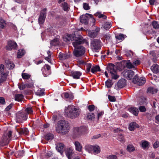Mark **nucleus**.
<instances>
[{
	"label": "nucleus",
	"instance_id": "25",
	"mask_svg": "<svg viewBox=\"0 0 159 159\" xmlns=\"http://www.w3.org/2000/svg\"><path fill=\"white\" fill-rule=\"evenodd\" d=\"M24 97V96L22 94H16L14 96L15 100L18 102L22 101Z\"/></svg>",
	"mask_w": 159,
	"mask_h": 159
},
{
	"label": "nucleus",
	"instance_id": "35",
	"mask_svg": "<svg viewBox=\"0 0 159 159\" xmlns=\"http://www.w3.org/2000/svg\"><path fill=\"white\" fill-rule=\"evenodd\" d=\"M93 150L94 153L96 154L100 153V148L98 146L96 145L93 146Z\"/></svg>",
	"mask_w": 159,
	"mask_h": 159
},
{
	"label": "nucleus",
	"instance_id": "43",
	"mask_svg": "<svg viewBox=\"0 0 159 159\" xmlns=\"http://www.w3.org/2000/svg\"><path fill=\"white\" fill-rule=\"evenodd\" d=\"M6 25V22L5 20L2 18H0V27L1 28L3 29Z\"/></svg>",
	"mask_w": 159,
	"mask_h": 159
},
{
	"label": "nucleus",
	"instance_id": "50",
	"mask_svg": "<svg viewBox=\"0 0 159 159\" xmlns=\"http://www.w3.org/2000/svg\"><path fill=\"white\" fill-rule=\"evenodd\" d=\"M116 39L119 40H122L125 38L124 35L123 34H120L116 36Z\"/></svg>",
	"mask_w": 159,
	"mask_h": 159
},
{
	"label": "nucleus",
	"instance_id": "46",
	"mask_svg": "<svg viewBox=\"0 0 159 159\" xmlns=\"http://www.w3.org/2000/svg\"><path fill=\"white\" fill-rule=\"evenodd\" d=\"M61 7H62L64 11H66L68 10L69 7L68 4L66 2H63L61 4Z\"/></svg>",
	"mask_w": 159,
	"mask_h": 159
},
{
	"label": "nucleus",
	"instance_id": "27",
	"mask_svg": "<svg viewBox=\"0 0 159 159\" xmlns=\"http://www.w3.org/2000/svg\"><path fill=\"white\" fill-rule=\"evenodd\" d=\"M76 150L79 151H81L82 149V146L81 144L78 142L75 141L74 143Z\"/></svg>",
	"mask_w": 159,
	"mask_h": 159
},
{
	"label": "nucleus",
	"instance_id": "14",
	"mask_svg": "<svg viewBox=\"0 0 159 159\" xmlns=\"http://www.w3.org/2000/svg\"><path fill=\"white\" fill-rule=\"evenodd\" d=\"M8 73L9 72H7L2 74H0V86L2 84L6 81Z\"/></svg>",
	"mask_w": 159,
	"mask_h": 159
},
{
	"label": "nucleus",
	"instance_id": "52",
	"mask_svg": "<svg viewBox=\"0 0 159 159\" xmlns=\"http://www.w3.org/2000/svg\"><path fill=\"white\" fill-rule=\"evenodd\" d=\"M118 139L121 142H124V136L122 134H119L118 138Z\"/></svg>",
	"mask_w": 159,
	"mask_h": 159
},
{
	"label": "nucleus",
	"instance_id": "64",
	"mask_svg": "<svg viewBox=\"0 0 159 159\" xmlns=\"http://www.w3.org/2000/svg\"><path fill=\"white\" fill-rule=\"evenodd\" d=\"M83 7L84 9L85 10H88L90 9V7L88 4L86 3H84L83 4Z\"/></svg>",
	"mask_w": 159,
	"mask_h": 159
},
{
	"label": "nucleus",
	"instance_id": "61",
	"mask_svg": "<svg viewBox=\"0 0 159 159\" xmlns=\"http://www.w3.org/2000/svg\"><path fill=\"white\" fill-rule=\"evenodd\" d=\"M95 108V106L93 105H89L88 107V109L90 111H92L94 110Z\"/></svg>",
	"mask_w": 159,
	"mask_h": 159
},
{
	"label": "nucleus",
	"instance_id": "18",
	"mask_svg": "<svg viewBox=\"0 0 159 159\" xmlns=\"http://www.w3.org/2000/svg\"><path fill=\"white\" fill-rule=\"evenodd\" d=\"M56 148L58 151L62 155L65 149L64 145L61 143H59L57 145Z\"/></svg>",
	"mask_w": 159,
	"mask_h": 159
},
{
	"label": "nucleus",
	"instance_id": "17",
	"mask_svg": "<svg viewBox=\"0 0 159 159\" xmlns=\"http://www.w3.org/2000/svg\"><path fill=\"white\" fill-rule=\"evenodd\" d=\"M65 153L66 156L68 159H72V155L73 154V151L71 148H67L65 151Z\"/></svg>",
	"mask_w": 159,
	"mask_h": 159
},
{
	"label": "nucleus",
	"instance_id": "55",
	"mask_svg": "<svg viewBox=\"0 0 159 159\" xmlns=\"http://www.w3.org/2000/svg\"><path fill=\"white\" fill-rule=\"evenodd\" d=\"M19 88L20 90H22L24 89L26 87V85L24 84H18Z\"/></svg>",
	"mask_w": 159,
	"mask_h": 159
},
{
	"label": "nucleus",
	"instance_id": "9",
	"mask_svg": "<svg viewBox=\"0 0 159 159\" xmlns=\"http://www.w3.org/2000/svg\"><path fill=\"white\" fill-rule=\"evenodd\" d=\"M87 130V128L85 127H75L74 128L73 132L76 136L80 135L81 134L85 132Z\"/></svg>",
	"mask_w": 159,
	"mask_h": 159
},
{
	"label": "nucleus",
	"instance_id": "20",
	"mask_svg": "<svg viewBox=\"0 0 159 159\" xmlns=\"http://www.w3.org/2000/svg\"><path fill=\"white\" fill-rule=\"evenodd\" d=\"M5 63L6 64V65L7 68L9 69H13L15 66V65L13 62L7 59L5 60Z\"/></svg>",
	"mask_w": 159,
	"mask_h": 159
},
{
	"label": "nucleus",
	"instance_id": "44",
	"mask_svg": "<svg viewBox=\"0 0 159 159\" xmlns=\"http://www.w3.org/2000/svg\"><path fill=\"white\" fill-rule=\"evenodd\" d=\"M8 72L5 68L3 64L0 65V74H2L6 72Z\"/></svg>",
	"mask_w": 159,
	"mask_h": 159
},
{
	"label": "nucleus",
	"instance_id": "59",
	"mask_svg": "<svg viewBox=\"0 0 159 159\" xmlns=\"http://www.w3.org/2000/svg\"><path fill=\"white\" fill-rule=\"evenodd\" d=\"M107 159H117V157L115 155H111L107 157Z\"/></svg>",
	"mask_w": 159,
	"mask_h": 159
},
{
	"label": "nucleus",
	"instance_id": "40",
	"mask_svg": "<svg viewBox=\"0 0 159 159\" xmlns=\"http://www.w3.org/2000/svg\"><path fill=\"white\" fill-rule=\"evenodd\" d=\"M34 82L33 80L28 81L25 84L26 86L28 88H32L34 86Z\"/></svg>",
	"mask_w": 159,
	"mask_h": 159
},
{
	"label": "nucleus",
	"instance_id": "34",
	"mask_svg": "<svg viewBox=\"0 0 159 159\" xmlns=\"http://www.w3.org/2000/svg\"><path fill=\"white\" fill-rule=\"evenodd\" d=\"M25 53V51L24 50L19 49L17 53V57L18 58H21L24 55Z\"/></svg>",
	"mask_w": 159,
	"mask_h": 159
},
{
	"label": "nucleus",
	"instance_id": "49",
	"mask_svg": "<svg viewBox=\"0 0 159 159\" xmlns=\"http://www.w3.org/2000/svg\"><path fill=\"white\" fill-rule=\"evenodd\" d=\"M64 97L66 98H70V99H73V95L69 94L66 92H65L63 93Z\"/></svg>",
	"mask_w": 159,
	"mask_h": 159
},
{
	"label": "nucleus",
	"instance_id": "58",
	"mask_svg": "<svg viewBox=\"0 0 159 159\" xmlns=\"http://www.w3.org/2000/svg\"><path fill=\"white\" fill-rule=\"evenodd\" d=\"M139 109L141 112H144L146 111V108L143 106H140L139 107Z\"/></svg>",
	"mask_w": 159,
	"mask_h": 159
},
{
	"label": "nucleus",
	"instance_id": "15",
	"mask_svg": "<svg viewBox=\"0 0 159 159\" xmlns=\"http://www.w3.org/2000/svg\"><path fill=\"white\" fill-rule=\"evenodd\" d=\"M86 15H89L91 17L92 15L89 14H87L86 15H82L80 16V22L86 25L88 23V17Z\"/></svg>",
	"mask_w": 159,
	"mask_h": 159
},
{
	"label": "nucleus",
	"instance_id": "56",
	"mask_svg": "<svg viewBox=\"0 0 159 159\" xmlns=\"http://www.w3.org/2000/svg\"><path fill=\"white\" fill-rule=\"evenodd\" d=\"M24 151L23 150H22L21 151H17L16 152V154H17L18 156H23L24 155Z\"/></svg>",
	"mask_w": 159,
	"mask_h": 159
},
{
	"label": "nucleus",
	"instance_id": "33",
	"mask_svg": "<svg viewBox=\"0 0 159 159\" xmlns=\"http://www.w3.org/2000/svg\"><path fill=\"white\" fill-rule=\"evenodd\" d=\"M95 117V115L93 113H88L87 114V118L88 120H93Z\"/></svg>",
	"mask_w": 159,
	"mask_h": 159
},
{
	"label": "nucleus",
	"instance_id": "2",
	"mask_svg": "<svg viewBox=\"0 0 159 159\" xmlns=\"http://www.w3.org/2000/svg\"><path fill=\"white\" fill-rule=\"evenodd\" d=\"M80 113V110L72 105L69 106L65 109V115L68 117L74 119L79 116Z\"/></svg>",
	"mask_w": 159,
	"mask_h": 159
},
{
	"label": "nucleus",
	"instance_id": "32",
	"mask_svg": "<svg viewBox=\"0 0 159 159\" xmlns=\"http://www.w3.org/2000/svg\"><path fill=\"white\" fill-rule=\"evenodd\" d=\"M147 92L148 93L154 94L157 92V90L152 87H149L148 88Z\"/></svg>",
	"mask_w": 159,
	"mask_h": 159
},
{
	"label": "nucleus",
	"instance_id": "48",
	"mask_svg": "<svg viewBox=\"0 0 159 159\" xmlns=\"http://www.w3.org/2000/svg\"><path fill=\"white\" fill-rule=\"evenodd\" d=\"M22 78L24 79L27 80L30 77V75L26 73H23L22 74Z\"/></svg>",
	"mask_w": 159,
	"mask_h": 159
},
{
	"label": "nucleus",
	"instance_id": "53",
	"mask_svg": "<svg viewBox=\"0 0 159 159\" xmlns=\"http://www.w3.org/2000/svg\"><path fill=\"white\" fill-rule=\"evenodd\" d=\"M86 65L87 67L86 72L87 73H88L90 71V69L92 67V65L91 64L89 63H87Z\"/></svg>",
	"mask_w": 159,
	"mask_h": 159
},
{
	"label": "nucleus",
	"instance_id": "30",
	"mask_svg": "<svg viewBox=\"0 0 159 159\" xmlns=\"http://www.w3.org/2000/svg\"><path fill=\"white\" fill-rule=\"evenodd\" d=\"M85 150L88 152L89 153H91L93 151V146L87 145L85 146Z\"/></svg>",
	"mask_w": 159,
	"mask_h": 159
},
{
	"label": "nucleus",
	"instance_id": "5",
	"mask_svg": "<svg viewBox=\"0 0 159 159\" xmlns=\"http://www.w3.org/2000/svg\"><path fill=\"white\" fill-rule=\"evenodd\" d=\"M16 121L18 122H23L28 118V114L24 111H20L16 114Z\"/></svg>",
	"mask_w": 159,
	"mask_h": 159
},
{
	"label": "nucleus",
	"instance_id": "54",
	"mask_svg": "<svg viewBox=\"0 0 159 159\" xmlns=\"http://www.w3.org/2000/svg\"><path fill=\"white\" fill-rule=\"evenodd\" d=\"M0 104L4 105L6 104L5 98L3 97H0Z\"/></svg>",
	"mask_w": 159,
	"mask_h": 159
},
{
	"label": "nucleus",
	"instance_id": "57",
	"mask_svg": "<svg viewBox=\"0 0 159 159\" xmlns=\"http://www.w3.org/2000/svg\"><path fill=\"white\" fill-rule=\"evenodd\" d=\"M108 98L109 100L111 102H115L116 101V99L114 96H112L109 95L108 96Z\"/></svg>",
	"mask_w": 159,
	"mask_h": 159
},
{
	"label": "nucleus",
	"instance_id": "22",
	"mask_svg": "<svg viewBox=\"0 0 159 159\" xmlns=\"http://www.w3.org/2000/svg\"><path fill=\"white\" fill-rule=\"evenodd\" d=\"M139 127V125L137 124L136 122H133L129 124V129L130 130L133 131L134 130L135 128Z\"/></svg>",
	"mask_w": 159,
	"mask_h": 159
},
{
	"label": "nucleus",
	"instance_id": "7",
	"mask_svg": "<svg viewBox=\"0 0 159 159\" xmlns=\"http://www.w3.org/2000/svg\"><path fill=\"white\" fill-rule=\"evenodd\" d=\"M132 81L134 84H137L139 85H142L145 83V79L143 77H141L139 78L136 75L133 79Z\"/></svg>",
	"mask_w": 159,
	"mask_h": 159
},
{
	"label": "nucleus",
	"instance_id": "36",
	"mask_svg": "<svg viewBox=\"0 0 159 159\" xmlns=\"http://www.w3.org/2000/svg\"><path fill=\"white\" fill-rule=\"evenodd\" d=\"M141 145L143 149H145L149 145V143L146 141L142 140L141 141Z\"/></svg>",
	"mask_w": 159,
	"mask_h": 159
},
{
	"label": "nucleus",
	"instance_id": "16",
	"mask_svg": "<svg viewBox=\"0 0 159 159\" xmlns=\"http://www.w3.org/2000/svg\"><path fill=\"white\" fill-rule=\"evenodd\" d=\"M82 75L81 72L79 71H71L70 72V75L73 77V78L75 79H79L80 76Z\"/></svg>",
	"mask_w": 159,
	"mask_h": 159
},
{
	"label": "nucleus",
	"instance_id": "26",
	"mask_svg": "<svg viewBox=\"0 0 159 159\" xmlns=\"http://www.w3.org/2000/svg\"><path fill=\"white\" fill-rule=\"evenodd\" d=\"M94 15L98 17L99 18H102L103 20H106L107 18V16L105 15L102 14L101 12H97Z\"/></svg>",
	"mask_w": 159,
	"mask_h": 159
},
{
	"label": "nucleus",
	"instance_id": "62",
	"mask_svg": "<svg viewBox=\"0 0 159 159\" xmlns=\"http://www.w3.org/2000/svg\"><path fill=\"white\" fill-rule=\"evenodd\" d=\"M153 148H156L159 147V142L156 141L153 145Z\"/></svg>",
	"mask_w": 159,
	"mask_h": 159
},
{
	"label": "nucleus",
	"instance_id": "45",
	"mask_svg": "<svg viewBox=\"0 0 159 159\" xmlns=\"http://www.w3.org/2000/svg\"><path fill=\"white\" fill-rule=\"evenodd\" d=\"M152 25L153 27L155 29H159V24L158 23L157 21L154 20L152 21Z\"/></svg>",
	"mask_w": 159,
	"mask_h": 159
},
{
	"label": "nucleus",
	"instance_id": "4",
	"mask_svg": "<svg viewBox=\"0 0 159 159\" xmlns=\"http://www.w3.org/2000/svg\"><path fill=\"white\" fill-rule=\"evenodd\" d=\"M12 135V132L9 131L7 133L4 134L0 141V143L1 146H4L8 144L10 140V138Z\"/></svg>",
	"mask_w": 159,
	"mask_h": 159
},
{
	"label": "nucleus",
	"instance_id": "39",
	"mask_svg": "<svg viewBox=\"0 0 159 159\" xmlns=\"http://www.w3.org/2000/svg\"><path fill=\"white\" fill-rule=\"evenodd\" d=\"M24 112H27L28 114H33V111L32 108L31 107H27L25 110Z\"/></svg>",
	"mask_w": 159,
	"mask_h": 159
},
{
	"label": "nucleus",
	"instance_id": "13",
	"mask_svg": "<svg viewBox=\"0 0 159 159\" xmlns=\"http://www.w3.org/2000/svg\"><path fill=\"white\" fill-rule=\"evenodd\" d=\"M17 46V44L15 42L10 41L8 42L7 45L6 46V48L7 50H11L16 48Z\"/></svg>",
	"mask_w": 159,
	"mask_h": 159
},
{
	"label": "nucleus",
	"instance_id": "19",
	"mask_svg": "<svg viewBox=\"0 0 159 159\" xmlns=\"http://www.w3.org/2000/svg\"><path fill=\"white\" fill-rule=\"evenodd\" d=\"M17 131L20 135H28L29 133V130L26 128H20L18 129Z\"/></svg>",
	"mask_w": 159,
	"mask_h": 159
},
{
	"label": "nucleus",
	"instance_id": "51",
	"mask_svg": "<svg viewBox=\"0 0 159 159\" xmlns=\"http://www.w3.org/2000/svg\"><path fill=\"white\" fill-rule=\"evenodd\" d=\"M111 74L112 79L116 80L119 77V76L116 74V73H112Z\"/></svg>",
	"mask_w": 159,
	"mask_h": 159
},
{
	"label": "nucleus",
	"instance_id": "10",
	"mask_svg": "<svg viewBox=\"0 0 159 159\" xmlns=\"http://www.w3.org/2000/svg\"><path fill=\"white\" fill-rule=\"evenodd\" d=\"M100 30L99 28H96L94 30H89L88 33L89 36L91 38H95L98 35Z\"/></svg>",
	"mask_w": 159,
	"mask_h": 159
},
{
	"label": "nucleus",
	"instance_id": "37",
	"mask_svg": "<svg viewBox=\"0 0 159 159\" xmlns=\"http://www.w3.org/2000/svg\"><path fill=\"white\" fill-rule=\"evenodd\" d=\"M127 150L128 152H131L134 151L135 149L134 147L132 145L129 144L127 146Z\"/></svg>",
	"mask_w": 159,
	"mask_h": 159
},
{
	"label": "nucleus",
	"instance_id": "63",
	"mask_svg": "<svg viewBox=\"0 0 159 159\" xmlns=\"http://www.w3.org/2000/svg\"><path fill=\"white\" fill-rule=\"evenodd\" d=\"M52 153L51 151H48L46 154L45 156L47 157H50L52 155Z\"/></svg>",
	"mask_w": 159,
	"mask_h": 159
},
{
	"label": "nucleus",
	"instance_id": "21",
	"mask_svg": "<svg viewBox=\"0 0 159 159\" xmlns=\"http://www.w3.org/2000/svg\"><path fill=\"white\" fill-rule=\"evenodd\" d=\"M125 75L126 76V78L130 80L134 75V71L131 70H127L125 72Z\"/></svg>",
	"mask_w": 159,
	"mask_h": 159
},
{
	"label": "nucleus",
	"instance_id": "1",
	"mask_svg": "<svg viewBox=\"0 0 159 159\" xmlns=\"http://www.w3.org/2000/svg\"><path fill=\"white\" fill-rule=\"evenodd\" d=\"M69 39L71 41H74L72 43V45L75 48L73 51L74 55L76 57H80L83 55L85 53V48L80 45L84 43L85 40L81 36L76 37L75 35H70L69 36Z\"/></svg>",
	"mask_w": 159,
	"mask_h": 159
},
{
	"label": "nucleus",
	"instance_id": "47",
	"mask_svg": "<svg viewBox=\"0 0 159 159\" xmlns=\"http://www.w3.org/2000/svg\"><path fill=\"white\" fill-rule=\"evenodd\" d=\"M103 26L104 28L106 30L109 29L111 27V24L110 23L107 22L104 23Z\"/></svg>",
	"mask_w": 159,
	"mask_h": 159
},
{
	"label": "nucleus",
	"instance_id": "31",
	"mask_svg": "<svg viewBox=\"0 0 159 159\" xmlns=\"http://www.w3.org/2000/svg\"><path fill=\"white\" fill-rule=\"evenodd\" d=\"M91 71L93 73H94L95 72L97 71H100V69L99 66L98 65H96L92 67L91 70Z\"/></svg>",
	"mask_w": 159,
	"mask_h": 159
},
{
	"label": "nucleus",
	"instance_id": "12",
	"mask_svg": "<svg viewBox=\"0 0 159 159\" xmlns=\"http://www.w3.org/2000/svg\"><path fill=\"white\" fill-rule=\"evenodd\" d=\"M126 84V81L125 79H120L116 84L118 89H121L124 87Z\"/></svg>",
	"mask_w": 159,
	"mask_h": 159
},
{
	"label": "nucleus",
	"instance_id": "60",
	"mask_svg": "<svg viewBox=\"0 0 159 159\" xmlns=\"http://www.w3.org/2000/svg\"><path fill=\"white\" fill-rule=\"evenodd\" d=\"M58 57L59 59L61 60L64 58H66V55L60 53Z\"/></svg>",
	"mask_w": 159,
	"mask_h": 159
},
{
	"label": "nucleus",
	"instance_id": "23",
	"mask_svg": "<svg viewBox=\"0 0 159 159\" xmlns=\"http://www.w3.org/2000/svg\"><path fill=\"white\" fill-rule=\"evenodd\" d=\"M151 69L153 73L157 74L159 72V66L154 64L151 66Z\"/></svg>",
	"mask_w": 159,
	"mask_h": 159
},
{
	"label": "nucleus",
	"instance_id": "11",
	"mask_svg": "<svg viewBox=\"0 0 159 159\" xmlns=\"http://www.w3.org/2000/svg\"><path fill=\"white\" fill-rule=\"evenodd\" d=\"M106 68L110 74L112 73H116V66L112 63H109Z\"/></svg>",
	"mask_w": 159,
	"mask_h": 159
},
{
	"label": "nucleus",
	"instance_id": "42",
	"mask_svg": "<svg viewBox=\"0 0 159 159\" xmlns=\"http://www.w3.org/2000/svg\"><path fill=\"white\" fill-rule=\"evenodd\" d=\"M105 84L107 88H111L113 85L112 81L110 79L106 81Z\"/></svg>",
	"mask_w": 159,
	"mask_h": 159
},
{
	"label": "nucleus",
	"instance_id": "6",
	"mask_svg": "<svg viewBox=\"0 0 159 159\" xmlns=\"http://www.w3.org/2000/svg\"><path fill=\"white\" fill-rule=\"evenodd\" d=\"M101 42L99 39H95L93 40L91 43V47L93 51L98 52L101 48Z\"/></svg>",
	"mask_w": 159,
	"mask_h": 159
},
{
	"label": "nucleus",
	"instance_id": "24",
	"mask_svg": "<svg viewBox=\"0 0 159 159\" xmlns=\"http://www.w3.org/2000/svg\"><path fill=\"white\" fill-rule=\"evenodd\" d=\"M129 111L135 116H137L138 115L139 112L138 109L134 107H131L129 108Z\"/></svg>",
	"mask_w": 159,
	"mask_h": 159
},
{
	"label": "nucleus",
	"instance_id": "38",
	"mask_svg": "<svg viewBox=\"0 0 159 159\" xmlns=\"http://www.w3.org/2000/svg\"><path fill=\"white\" fill-rule=\"evenodd\" d=\"M53 134L50 133L47 134L45 136V139L47 140H52L53 139Z\"/></svg>",
	"mask_w": 159,
	"mask_h": 159
},
{
	"label": "nucleus",
	"instance_id": "3",
	"mask_svg": "<svg viewBox=\"0 0 159 159\" xmlns=\"http://www.w3.org/2000/svg\"><path fill=\"white\" fill-rule=\"evenodd\" d=\"M70 129L69 124L67 121L61 120L58 121L56 128L57 132L62 134H67Z\"/></svg>",
	"mask_w": 159,
	"mask_h": 159
},
{
	"label": "nucleus",
	"instance_id": "28",
	"mask_svg": "<svg viewBox=\"0 0 159 159\" xmlns=\"http://www.w3.org/2000/svg\"><path fill=\"white\" fill-rule=\"evenodd\" d=\"M125 64L126 67L129 69L135 68L134 66L133 63H132L129 60H127L125 61Z\"/></svg>",
	"mask_w": 159,
	"mask_h": 159
},
{
	"label": "nucleus",
	"instance_id": "41",
	"mask_svg": "<svg viewBox=\"0 0 159 159\" xmlns=\"http://www.w3.org/2000/svg\"><path fill=\"white\" fill-rule=\"evenodd\" d=\"M58 39L57 38L54 39L50 41V43L52 46H56L58 43Z\"/></svg>",
	"mask_w": 159,
	"mask_h": 159
},
{
	"label": "nucleus",
	"instance_id": "8",
	"mask_svg": "<svg viewBox=\"0 0 159 159\" xmlns=\"http://www.w3.org/2000/svg\"><path fill=\"white\" fill-rule=\"evenodd\" d=\"M47 9L45 8L41 11L39 18V23L40 24H43L45 20Z\"/></svg>",
	"mask_w": 159,
	"mask_h": 159
},
{
	"label": "nucleus",
	"instance_id": "29",
	"mask_svg": "<svg viewBox=\"0 0 159 159\" xmlns=\"http://www.w3.org/2000/svg\"><path fill=\"white\" fill-rule=\"evenodd\" d=\"M50 68L51 67L48 64H46L45 67L42 69V71L43 74L45 75L44 76H47V75H49V74H45V73L44 71H46V70H47V71H48L50 69Z\"/></svg>",
	"mask_w": 159,
	"mask_h": 159
}]
</instances>
